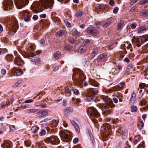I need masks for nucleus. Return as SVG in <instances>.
Masks as SVG:
<instances>
[{
  "instance_id": "nucleus-41",
  "label": "nucleus",
  "mask_w": 148,
  "mask_h": 148,
  "mask_svg": "<svg viewBox=\"0 0 148 148\" xmlns=\"http://www.w3.org/2000/svg\"><path fill=\"white\" fill-rule=\"evenodd\" d=\"M148 3V0H142L140 1L139 3L140 5H143Z\"/></svg>"
},
{
  "instance_id": "nucleus-60",
  "label": "nucleus",
  "mask_w": 148,
  "mask_h": 148,
  "mask_svg": "<svg viewBox=\"0 0 148 148\" xmlns=\"http://www.w3.org/2000/svg\"><path fill=\"white\" fill-rule=\"evenodd\" d=\"M40 42L41 45L43 46H44L45 45V41L44 40L42 39L40 40Z\"/></svg>"
},
{
  "instance_id": "nucleus-23",
  "label": "nucleus",
  "mask_w": 148,
  "mask_h": 148,
  "mask_svg": "<svg viewBox=\"0 0 148 148\" xmlns=\"http://www.w3.org/2000/svg\"><path fill=\"white\" fill-rule=\"evenodd\" d=\"M97 53V49L96 48H93L92 51L90 53V57L93 58Z\"/></svg>"
},
{
  "instance_id": "nucleus-38",
  "label": "nucleus",
  "mask_w": 148,
  "mask_h": 148,
  "mask_svg": "<svg viewBox=\"0 0 148 148\" xmlns=\"http://www.w3.org/2000/svg\"><path fill=\"white\" fill-rule=\"evenodd\" d=\"M140 139V137L137 136H135L134 138V142L136 144Z\"/></svg>"
},
{
  "instance_id": "nucleus-50",
  "label": "nucleus",
  "mask_w": 148,
  "mask_h": 148,
  "mask_svg": "<svg viewBox=\"0 0 148 148\" xmlns=\"http://www.w3.org/2000/svg\"><path fill=\"white\" fill-rule=\"evenodd\" d=\"M111 22L110 21H108V22H106L103 25V26L104 27H106L110 25L111 24Z\"/></svg>"
},
{
  "instance_id": "nucleus-53",
  "label": "nucleus",
  "mask_w": 148,
  "mask_h": 148,
  "mask_svg": "<svg viewBox=\"0 0 148 148\" xmlns=\"http://www.w3.org/2000/svg\"><path fill=\"white\" fill-rule=\"evenodd\" d=\"M64 48L66 50H69L72 49V47L70 45H67L65 46Z\"/></svg>"
},
{
  "instance_id": "nucleus-37",
  "label": "nucleus",
  "mask_w": 148,
  "mask_h": 148,
  "mask_svg": "<svg viewBox=\"0 0 148 148\" xmlns=\"http://www.w3.org/2000/svg\"><path fill=\"white\" fill-rule=\"evenodd\" d=\"M86 134L88 136L90 137L91 139H92L93 138V136L91 133V131L89 130H88L86 131Z\"/></svg>"
},
{
  "instance_id": "nucleus-40",
  "label": "nucleus",
  "mask_w": 148,
  "mask_h": 148,
  "mask_svg": "<svg viewBox=\"0 0 148 148\" xmlns=\"http://www.w3.org/2000/svg\"><path fill=\"white\" fill-rule=\"evenodd\" d=\"M96 98L94 97L90 96L86 99L87 101H94L95 100Z\"/></svg>"
},
{
  "instance_id": "nucleus-20",
  "label": "nucleus",
  "mask_w": 148,
  "mask_h": 148,
  "mask_svg": "<svg viewBox=\"0 0 148 148\" xmlns=\"http://www.w3.org/2000/svg\"><path fill=\"white\" fill-rule=\"evenodd\" d=\"M98 92V90L96 88H90L89 89V93L90 95H96Z\"/></svg>"
},
{
  "instance_id": "nucleus-28",
  "label": "nucleus",
  "mask_w": 148,
  "mask_h": 148,
  "mask_svg": "<svg viewBox=\"0 0 148 148\" xmlns=\"http://www.w3.org/2000/svg\"><path fill=\"white\" fill-rule=\"evenodd\" d=\"M89 83L92 86H98L97 83L95 81L94 79L90 78L89 79Z\"/></svg>"
},
{
  "instance_id": "nucleus-3",
  "label": "nucleus",
  "mask_w": 148,
  "mask_h": 148,
  "mask_svg": "<svg viewBox=\"0 0 148 148\" xmlns=\"http://www.w3.org/2000/svg\"><path fill=\"white\" fill-rule=\"evenodd\" d=\"M18 27V24L15 18L9 20L7 23L6 28L9 30L8 33L10 35L13 34Z\"/></svg>"
},
{
  "instance_id": "nucleus-30",
  "label": "nucleus",
  "mask_w": 148,
  "mask_h": 148,
  "mask_svg": "<svg viewBox=\"0 0 148 148\" xmlns=\"http://www.w3.org/2000/svg\"><path fill=\"white\" fill-rule=\"evenodd\" d=\"M73 126L74 127L75 130L76 132L77 133H79L80 132V130L79 126L77 125V124L75 122H73Z\"/></svg>"
},
{
  "instance_id": "nucleus-34",
  "label": "nucleus",
  "mask_w": 148,
  "mask_h": 148,
  "mask_svg": "<svg viewBox=\"0 0 148 148\" xmlns=\"http://www.w3.org/2000/svg\"><path fill=\"white\" fill-rule=\"evenodd\" d=\"M137 107L135 106H131V111L132 112H136L137 111Z\"/></svg>"
},
{
  "instance_id": "nucleus-16",
  "label": "nucleus",
  "mask_w": 148,
  "mask_h": 148,
  "mask_svg": "<svg viewBox=\"0 0 148 148\" xmlns=\"http://www.w3.org/2000/svg\"><path fill=\"white\" fill-rule=\"evenodd\" d=\"M73 109L72 107H67L64 110V114L65 116H67L69 113L73 112Z\"/></svg>"
},
{
  "instance_id": "nucleus-32",
  "label": "nucleus",
  "mask_w": 148,
  "mask_h": 148,
  "mask_svg": "<svg viewBox=\"0 0 148 148\" xmlns=\"http://www.w3.org/2000/svg\"><path fill=\"white\" fill-rule=\"evenodd\" d=\"M71 89L69 88V87H67L65 89L66 95L67 97H69L70 96L71 94Z\"/></svg>"
},
{
  "instance_id": "nucleus-27",
  "label": "nucleus",
  "mask_w": 148,
  "mask_h": 148,
  "mask_svg": "<svg viewBox=\"0 0 148 148\" xmlns=\"http://www.w3.org/2000/svg\"><path fill=\"white\" fill-rule=\"evenodd\" d=\"M26 49L28 50L33 51L35 50V46L33 45L29 44L27 45Z\"/></svg>"
},
{
  "instance_id": "nucleus-48",
  "label": "nucleus",
  "mask_w": 148,
  "mask_h": 148,
  "mask_svg": "<svg viewBox=\"0 0 148 148\" xmlns=\"http://www.w3.org/2000/svg\"><path fill=\"white\" fill-rule=\"evenodd\" d=\"M53 68L54 71H57L59 69V67L58 65L55 64L53 65Z\"/></svg>"
},
{
  "instance_id": "nucleus-33",
  "label": "nucleus",
  "mask_w": 148,
  "mask_h": 148,
  "mask_svg": "<svg viewBox=\"0 0 148 148\" xmlns=\"http://www.w3.org/2000/svg\"><path fill=\"white\" fill-rule=\"evenodd\" d=\"M14 74L17 75H21L23 73L22 71L20 69H18L14 70Z\"/></svg>"
},
{
  "instance_id": "nucleus-18",
  "label": "nucleus",
  "mask_w": 148,
  "mask_h": 148,
  "mask_svg": "<svg viewBox=\"0 0 148 148\" xmlns=\"http://www.w3.org/2000/svg\"><path fill=\"white\" fill-rule=\"evenodd\" d=\"M107 55L106 54H101L97 57V60L99 62H103L107 58Z\"/></svg>"
},
{
  "instance_id": "nucleus-14",
  "label": "nucleus",
  "mask_w": 148,
  "mask_h": 148,
  "mask_svg": "<svg viewBox=\"0 0 148 148\" xmlns=\"http://www.w3.org/2000/svg\"><path fill=\"white\" fill-rule=\"evenodd\" d=\"M49 110H40L37 112L36 116L38 117H42L48 114Z\"/></svg>"
},
{
  "instance_id": "nucleus-57",
  "label": "nucleus",
  "mask_w": 148,
  "mask_h": 148,
  "mask_svg": "<svg viewBox=\"0 0 148 148\" xmlns=\"http://www.w3.org/2000/svg\"><path fill=\"white\" fill-rule=\"evenodd\" d=\"M138 148H144V143L143 142H142L138 145Z\"/></svg>"
},
{
  "instance_id": "nucleus-13",
  "label": "nucleus",
  "mask_w": 148,
  "mask_h": 148,
  "mask_svg": "<svg viewBox=\"0 0 148 148\" xmlns=\"http://www.w3.org/2000/svg\"><path fill=\"white\" fill-rule=\"evenodd\" d=\"M101 130L102 133L108 134L111 132L109 125L107 124L104 125L101 128Z\"/></svg>"
},
{
  "instance_id": "nucleus-56",
  "label": "nucleus",
  "mask_w": 148,
  "mask_h": 148,
  "mask_svg": "<svg viewBox=\"0 0 148 148\" xmlns=\"http://www.w3.org/2000/svg\"><path fill=\"white\" fill-rule=\"evenodd\" d=\"M139 88L141 89L142 88H143L145 87V85L144 83H140L139 85Z\"/></svg>"
},
{
  "instance_id": "nucleus-44",
  "label": "nucleus",
  "mask_w": 148,
  "mask_h": 148,
  "mask_svg": "<svg viewBox=\"0 0 148 148\" xmlns=\"http://www.w3.org/2000/svg\"><path fill=\"white\" fill-rule=\"evenodd\" d=\"M73 34L76 37H77L80 36V33L77 31H74L73 32Z\"/></svg>"
},
{
  "instance_id": "nucleus-55",
  "label": "nucleus",
  "mask_w": 148,
  "mask_h": 148,
  "mask_svg": "<svg viewBox=\"0 0 148 148\" xmlns=\"http://www.w3.org/2000/svg\"><path fill=\"white\" fill-rule=\"evenodd\" d=\"M33 101V100L31 99H29L28 100H27L25 101L24 102V103H32Z\"/></svg>"
},
{
  "instance_id": "nucleus-8",
  "label": "nucleus",
  "mask_w": 148,
  "mask_h": 148,
  "mask_svg": "<svg viewBox=\"0 0 148 148\" xmlns=\"http://www.w3.org/2000/svg\"><path fill=\"white\" fill-rule=\"evenodd\" d=\"M148 40V35H145L140 36L136 40V45L137 47H139L141 44H143Z\"/></svg>"
},
{
  "instance_id": "nucleus-10",
  "label": "nucleus",
  "mask_w": 148,
  "mask_h": 148,
  "mask_svg": "<svg viewBox=\"0 0 148 148\" xmlns=\"http://www.w3.org/2000/svg\"><path fill=\"white\" fill-rule=\"evenodd\" d=\"M4 10H8L11 9L13 6V2L12 0H4L3 3Z\"/></svg>"
},
{
  "instance_id": "nucleus-42",
  "label": "nucleus",
  "mask_w": 148,
  "mask_h": 148,
  "mask_svg": "<svg viewBox=\"0 0 148 148\" xmlns=\"http://www.w3.org/2000/svg\"><path fill=\"white\" fill-rule=\"evenodd\" d=\"M44 147L43 144L38 143L36 145V148H44Z\"/></svg>"
},
{
  "instance_id": "nucleus-36",
  "label": "nucleus",
  "mask_w": 148,
  "mask_h": 148,
  "mask_svg": "<svg viewBox=\"0 0 148 148\" xmlns=\"http://www.w3.org/2000/svg\"><path fill=\"white\" fill-rule=\"evenodd\" d=\"M144 126V123L142 122H139L137 124L138 128L140 129L142 128Z\"/></svg>"
},
{
  "instance_id": "nucleus-47",
  "label": "nucleus",
  "mask_w": 148,
  "mask_h": 148,
  "mask_svg": "<svg viewBox=\"0 0 148 148\" xmlns=\"http://www.w3.org/2000/svg\"><path fill=\"white\" fill-rule=\"evenodd\" d=\"M135 99L131 98L129 101L130 104H133L135 102Z\"/></svg>"
},
{
  "instance_id": "nucleus-24",
  "label": "nucleus",
  "mask_w": 148,
  "mask_h": 148,
  "mask_svg": "<svg viewBox=\"0 0 148 148\" xmlns=\"http://www.w3.org/2000/svg\"><path fill=\"white\" fill-rule=\"evenodd\" d=\"M38 110L37 109L34 108L27 109L26 110V112L28 114L34 113L38 112Z\"/></svg>"
},
{
  "instance_id": "nucleus-64",
  "label": "nucleus",
  "mask_w": 148,
  "mask_h": 148,
  "mask_svg": "<svg viewBox=\"0 0 148 148\" xmlns=\"http://www.w3.org/2000/svg\"><path fill=\"white\" fill-rule=\"evenodd\" d=\"M118 10H119V8H118V7H115L114 8V10H113V13L114 14H116L117 13Z\"/></svg>"
},
{
  "instance_id": "nucleus-11",
  "label": "nucleus",
  "mask_w": 148,
  "mask_h": 148,
  "mask_svg": "<svg viewBox=\"0 0 148 148\" xmlns=\"http://www.w3.org/2000/svg\"><path fill=\"white\" fill-rule=\"evenodd\" d=\"M37 55V54L35 55L34 54V53H32L31 55H30L28 56V58L29 59H32L31 60L32 64L35 65H38L40 63V59H34L36 56Z\"/></svg>"
},
{
  "instance_id": "nucleus-39",
  "label": "nucleus",
  "mask_w": 148,
  "mask_h": 148,
  "mask_svg": "<svg viewBox=\"0 0 148 148\" xmlns=\"http://www.w3.org/2000/svg\"><path fill=\"white\" fill-rule=\"evenodd\" d=\"M38 128L37 127L34 126L32 127L31 130L33 133H35L38 131Z\"/></svg>"
},
{
  "instance_id": "nucleus-43",
  "label": "nucleus",
  "mask_w": 148,
  "mask_h": 148,
  "mask_svg": "<svg viewBox=\"0 0 148 148\" xmlns=\"http://www.w3.org/2000/svg\"><path fill=\"white\" fill-rule=\"evenodd\" d=\"M58 123V120H53L52 121V125L54 127H56L57 126Z\"/></svg>"
},
{
  "instance_id": "nucleus-59",
  "label": "nucleus",
  "mask_w": 148,
  "mask_h": 148,
  "mask_svg": "<svg viewBox=\"0 0 148 148\" xmlns=\"http://www.w3.org/2000/svg\"><path fill=\"white\" fill-rule=\"evenodd\" d=\"M73 90L74 93L75 95H77L79 93V90L76 89H74Z\"/></svg>"
},
{
  "instance_id": "nucleus-9",
  "label": "nucleus",
  "mask_w": 148,
  "mask_h": 148,
  "mask_svg": "<svg viewBox=\"0 0 148 148\" xmlns=\"http://www.w3.org/2000/svg\"><path fill=\"white\" fill-rule=\"evenodd\" d=\"M21 14L23 16L24 19L25 21L28 22L30 21L32 15L27 10H24L22 11Z\"/></svg>"
},
{
  "instance_id": "nucleus-61",
  "label": "nucleus",
  "mask_w": 148,
  "mask_h": 148,
  "mask_svg": "<svg viewBox=\"0 0 148 148\" xmlns=\"http://www.w3.org/2000/svg\"><path fill=\"white\" fill-rule=\"evenodd\" d=\"M136 95L134 91H133L132 92L131 95V98H133L135 99Z\"/></svg>"
},
{
  "instance_id": "nucleus-63",
  "label": "nucleus",
  "mask_w": 148,
  "mask_h": 148,
  "mask_svg": "<svg viewBox=\"0 0 148 148\" xmlns=\"http://www.w3.org/2000/svg\"><path fill=\"white\" fill-rule=\"evenodd\" d=\"M25 144L27 147H29L31 145V143L28 141H25Z\"/></svg>"
},
{
  "instance_id": "nucleus-7",
  "label": "nucleus",
  "mask_w": 148,
  "mask_h": 148,
  "mask_svg": "<svg viewBox=\"0 0 148 148\" xmlns=\"http://www.w3.org/2000/svg\"><path fill=\"white\" fill-rule=\"evenodd\" d=\"M45 141L47 143H50L53 145H56L59 143V140L56 136H51L47 138Z\"/></svg>"
},
{
  "instance_id": "nucleus-35",
  "label": "nucleus",
  "mask_w": 148,
  "mask_h": 148,
  "mask_svg": "<svg viewBox=\"0 0 148 148\" xmlns=\"http://www.w3.org/2000/svg\"><path fill=\"white\" fill-rule=\"evenodd\" d=\"M147 103V102L144 100H141L139 103V105L141 106H143L145 105Z\"/></svg>"
},
{
  "instance_id": "nucleus-25",
  "label": "nucleus",
  "mask_w": 148,
  "mask_h": 148,
  "mask_svg": "<svg viewBox=\"0 0 148 148\" xmlns=\"http://www.w3.org/2000/svg\"><path fill=\"white\" fill-rule=\"evenodd\" d=\"M140 15L142 16H148V10H143L140 12Z\"/></svg>"
},
{
  "instance_id": "nucleus-58",
  "label": "nucleus",
  "mask_w": 148,
  "mask_h": 148,
  "mask_svg": "<svg viewBox=\"0 0 148 148\" xmlns=\"http://www.w3.org/2000/svg\"><path fill=\"white\" fill-rule=\"evenodd\" d=\"M21 82V81H18L17 82L14 84L13 86L14 87H17L18 85L20 84Z\"/></svg>"
},
{
  "instance_id": "nucleus-52",
  "label": "nucleus",
  "mask_w": 148,
  "mask_h": 148,
  "mask_svg": "<svg viewBox=\"0 0 148 148\" xmlns=\"http://www.w3.org/2000/svg\"><path fill=\"white\" fill-rule=\"evenodd\" d=\"M133 65L132 64H130L127 68V71H129L132 68Z\"/></svg>"
},
{
  "instance_id": "nucleus-19",
  "label": "nucleus",
  "mask_w": 148,
  "mask_h": 148,
  "mask_svg": "<svg viewBox=\"0 0 148 148\" xmlns=\"http://www.w3.org/2000/svg\"><path fill=\"white\" fill-rule=\"evenodd\" d=\"M14 62L15 64L18 65L23 64V61L19 57H16L14 60Z\"/></svg>"
},
{
  "instance_id": "nucleus-51",
  "label": "nucleus",
  "mask_w": 148,
  "mask_h": 148,
  "mask_svg": "<svg viewBox=\"0 0 148 148\" xmlns=\"http://www.w3.org/2000/svg\"><path fill=\"white\" fill-rule=\"evenodd\" d=\"M6 58L8 61L12 60L13 58V56L9 54L8 55L6 56Z\"/></svg>"
},
{
  "instance_id": "nucleus-6",
  "label": "nucleus",
  "mask_w": 148,
  "mask_h": 148,
  "mask_svg": "<svg viewBox=\"0 0 148 148\" xmlns=\"http://www.w3.org/2000/svg\"><path fill=\"white\" fill-rule=\"evenodd\" d=\"M14 1L17 8L20 9L27 5L29 0H14Z\"/></svg>"
},
{
  "instance_id": "nucleus-21",
  "label": "nucleus",
  "mask_w": 148,
  "mask_h": 148,
  "mask_svg": "<svg viewBox=\"0 0 148 148\" xmlns=\"http://www.w3.org/2000/svg\"><path fill=\"white\" fill-rule=\"evenodd\" d=\"M87 49V47L84 45L81 46L79 48L78 50V52L80 53H83L86 52Z\"/></svg>"
},
{
  "instance_id": "nucleus-62",
  "label": "nucleus",
  "mask_w": 148,
  "mask_h": 148,
  "mask_svg": "<svg viewBox=\"0 0 148 148\" xmlns=\"http://www.w3.org/2000/svg\"><path fill=\"white\" fill-rule=\"evenodd\" d=\"M84 43L86 44H88L90 43V41L89 39H86L84 41Z\"/></svg>"
},
{
  "instance_id": "nucleus-26",
  "label": "nucleus",
  "mask_w": 148,
  "mask_h": 148,
  "mask_svg": "<svg viewBox=\"0 0 148 148\" xmlns=\"http://www.w3.org/2000/svg\"><path fill=\"white\" fill-rule=\"evenodd\" d=\"M66 34L65 31H60L57 32L56 34V36L58 37H60Z\"/></svg>"
},
{
  "instance_id": "nucleus-1",
  "label": "nucleus",
  "mask_w": 148,
  "mask_h": 148,
  "mask_svg": "<svg viewBox=\"0 0 148 148\" xmlns=\"http://www.w3.org/2000/svg\"><path fill=\"white\" fill-rule=\"evenodd\" d=\"M53 4V0H39V2H34L31 6V8L34 12L37 13L38 11H42L43 8H50Z\"/></svg>"
},
{
  "instance_id": "nucleus-17",
  "label": "nucleus",
  "mask_w": 148,
  "mask_h": 148,
  "mask_svg": "<svg viewBox=\"0 0 148 148\" xmlns=\"http://www.w3.org/2000/svg\"><path fill=\"white\" fill-rule=\"evenodd\" d=\"M11 143L9 140L5 141L1 145L3 148H11Z\"/></svg>"
},
{
  "instance_id": "nucleus-29",
  "label": "nucleus",
  "mask_w": 148,
  "mask_h": 148,
  "mask_svg": "<svg viewBox=\"0 0 148 148\" xmlns=\"http://www.w3.org/2000/svg\"><path fill=\"white\" fill-rule=\"evenodd\" d=\"M83 14V12L82 11L79 10L75 13V16L79 18L81 17Z\"/></svg>"
},
{
  "instance_id": "nucleus-46",
  "label": "nucleus",
  "mask_w": 148,
  "mask_h": 148,
  "mask_svg": "<svg viewBox=\"0 0 148 148\" xmlns=\"http://www.w3.org/2000/svg\"><path fill=\"white\" fill-rule=\"evenodd\" d=\"M146 30V28L145 27L143 26H141L140 27L139 29L138 30V32H141V31H145Z\"/></svg>"
},
{
  "instance_id": "nucleus-5",
  "label": "nucleus",
  "mask_w": 148,
  "mask_h": 148,
  "mask_svg": "<svg viewBox=\"0 0 148 148\" xmlns=\"http://www.w3.org/2000/svg\"><path fill=\"white\" fill-rule=\"evenodd\" d=\"M87 112L89 116L93 118H97L100 116L99 112L93 107H89L87 110Z\"/></svg>"
},
{
  "instance_id": "nucleus-15",
  "label": "nucleus",
  "mask_w": 148,
  "mask_h": 148,
  "mask_svg": "<svg viewBox=\"0 0 148 148\" xmlns=\"http://www.w3.org/2000/svg\"><path fill=\"white\" fill-rule=\"evenodd\" d=\"M87 32L91 35H96L99 34V31L95 28L88 27L87 29Z\"/></svg>"
},
{
  "instance_id": "nucleus-22",
  "label": "nucleus",
  "mask_w": 148,
  "mask_h": 148,
  "mask_svg": "<svg viewBox=\"0 0 148 148\" xmlns=\"http://www.w3.org/2000/svg\"><path fill=\"white\" fill-rule=\"evenodd\" d=\"M124 21L123 20L120 21L119 22L118 24L117 27L116 29L119 30L121 29L123 27V25L124 24Z\"/></svg>"
},
{
  "instance_id": "nucleus-2",
  "label": "nucleus",
  "mask_w": 148,
  "mask_h": 148,
  "mask_svg": "<svg viewBox=\"0 0 148 148\" xmlns=\"http://www.w3.org/2000/svg\"><path fill=\"white\" fill-rule=\"evenodd\" d=\"M86 78L84 73L80 69H76L75 70L72 77L74 84L78 86H81Z\"/></svg>"
},
{
  "instance_id": "nucleus-45",
  "label": "nucleus",
  "mask_w": 148,
  "mask_h": 148,
  "mask_svg": "<svg viewBox=\"0 0 148 148\" xmlns=\"http://www.w3.org/2000/svg\"><path fill=\"white\" fill-rule=\"evenodd\" d=\"M46 134V131L44 129L41 130V132L39 133V135L40 136L45 135Z\"/></svg>"
},
{
  "instance_id": "nucleus-31",
  "label": "nucleus",
  "mask_w": 148,
  "mask_h": 148,
  "mask_svg": "<svg viewBox=\"0 0 148 148\" xmlns=\"http://www.w3.org/2000/svg\"><path fill=\"white\" fill-rule=\"evenodd\" d=\"M61 53L59 51H57L55 53L53 56V58L55 60H57L60 57Z\"/></svg>"
},
{
  "instance_id": "nucleus-49",
  "label": "nucleus",
  "mask_w": 148,
  "mask_h": 148,
  "mask_svg": "<svg viewBox=\"0 0 148 148\" xmlns=\"http://www.w3.org/2000/svg\"><path fill=\"white\" fill-rule=\"evenodd\" d=\"M125 85V82H122L119 83L118 85V87L119 88H123Z\"/></svg>"
},
{
  "instance_id": "nucleus-54",
  "label": "nucleus",
  "mask_w": 148,
  "mask_h": 148,
  "mask_svg": "<svg viewBox=\"0 0 148 148\" xmlns=\"http://www.w3.org/2000/svg\"><path fill=\"white\" fill-rule=\"evenodd\" d=\"M136 24L135 23H132L130 25V27L132 29H134L136 28Z\"/></svg>"
},
{
  "instance_id": "nucleus-12",
  "label": "nucleus",
  "mask_w": 148,
  "mask_h": 148,
  "mask_svg": "<svg viewBox=\"0 0 148 148\" xmlns=\"http://www.w3.org/2000/svg\"><path fill=\"white\" fill-rule=\"evenodd\" d=\"M103 100L104 101L105 104L103 105V107L105 108V109H106V110L109 107L112 108L115 107V105L113 103L112 101H108L106 99H104Z\"/></svg>"
},
{
  "instance_id": "nucleus-4",
  "label": "nucleus",
  "mask_w": 148,
  "mask_h": 148,
  "mask_svg": "<svg viewBox=\"0 0 148 148\" xmlns=\"http://www.w3.org/2000/svg\"><path fill=\"white\" fill-rule=\"evenodd\" d=\"M70 132H68L67 130H61L59 134L62 140L64 142H68L71 141V137L70 134Z\"/></svg>"
}]
</instances>
